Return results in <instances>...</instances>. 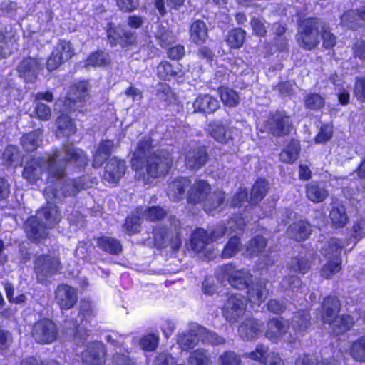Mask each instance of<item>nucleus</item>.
Listing matches in <instances>:
<instances>
[{
	"label": "nucleus",
	"instance_id": "58836bf2",
	"mask_svg": "<svg viewBox=\"0 0 365 365\" xmlns=\"http://www.w3.org/2000/svg\"><path fill=\"white\" fill-rule=\"evenodd\" d=\"M111 58L108 52L97 51L91 53L86 59V67H106L110 66Z\"/></svg>",
	"mask_w": 365,
	"mask_h": 365
},
{
	"label": "nucleus",
	"instance_id": "473e14b6",
	"mask_svg": "<svg viewBox=\"0 0 365 365\" xmlns=\"http://www.w3.org/2000/svg\"><path fill=\"white\" fill-rule=\"evenodd\" d=\"M291 326L296 334H304L310 327V316L305 310H299L294 313Z\"/></svg>",
	"mask_w": 365,
	"mask_h": 365
},
{
	"label": "nucleus",
	"instance_id": "69168bd1",
	"mask_svg": "<svg viewBox=\"0 0 365 365\" xmlns=\"http://www.w3.org/2000/svg\"><path fill=\"white\" fill-rule=\"evenodd\" d=\"M354 95L360 102H365V78L357 77L356 78Z\"/></svg>",
	"mask_w": 365,
	"mask_h": 365
},
{
	"label": "nucleus",
	"instance_id": "c03bdc74",
	"mask_svg": "<svg viewBox=\"0 0 365 365\" xmlns=\"http://www.w3.org/2000/svg\"><path fill=\"white\" fill-rule=\"evenodd\" d=\"M58 128L57 135L70 136L76 133V126L71 118L66 115H61L56 119Z\"/></svg>",
	"mask_w": 365,
	"mask_h": 365
},
{
	"label": "nucleus",
	"instance_id": "4d7b16f0",
	"mask_svg": "<svg viewBox=\"0 0 365 365\" xmlns=\"http://www.w3.org/2000/svg\"><path fill=\"white\" fill-rule=\"evenodd\" d=\"M187 363L188 365H210V357L207 351L197 349L190 353Z\"/></svg>",
	"mask_w": 365,
	"mask_h": 365
},
{
	"label": "nucleus",
	"instance_id": "338daca9",
	"mask_svg": "<svg viewBox=\"0 0 365 365\" xmlns=\"http://www.w3.org/2000/svg\"><path fill=\"white\" fill-rule=\"evenodd\" d=\"M153 365H184L179 364L178 361L168 353H160L154 361Z\"/></svg>",
	"mask_w": 365,
	"mask_h": 365
},
{
	"label": "nucleus",
	"instance_id": "5fc2aeb1",
	"mask_svg": "<svg viewBox=\"0 0 365 365\" xmlns=\"http://www.w3.org/2000/svg\"><path fill=\"white\" fill-rule=\"evenodd\" d=\"M304 101L305 108L312 110H320L325 105L324 98L316 93L306 94Z\"/></svg>",
	"mask_w": 365,
	"mask_h": 365
},
{
	"label": "nucleus",
	"instance_id": "6e6552de",
	"mask_svg": "<svg viewBox=\"0 0 365 365\" xmlns=\"http://www.w3.org/2000/svg\"><path fill=\"white\" fill-rule=\"evenodd\" d=\"M61 269L60 259L55 255H38L34 261V269L36 280L41 284L49 283L53 276L61 272Z\"/></svg>",
	"mask_w": 365,
	"mask_h": 365
},
{
	"label": "nucleus",
	"instance_id": "3c124183",
	"mask_svg": "<svg viewBox=\"0 0 365 365\" xmlns=\"http://www.w3.org/2000/svg\"><path fill=\"white\" fill-rule=\"evenodd\" d=\"M357 14L356 10H349L345 12L341 17V24L350 29L361 27L364 24Z\"/></svg>",
	"mask_w": 365,
	"mask_h": 365
},
{
	"label": "nucleus",
	"instance_id": "2eb2a0df",
	"mask_svg": "<svg viewBox=\"0 0 365 365\" xmlns=\"http://www.w3.org/2000/svg\"><path fill=\"white\" fill-rule=\"evenodd\" d=\"M207 131L210 135L216 141L221 143H227L237 135L239 130L233 127H228L220 120H213L208 124Z\"/></svg>",
	"mask_w": 365,
	"mask_h": 365
},
{
	"label": "nucleus",
	"instance_id": "72a5a7b5",
	"mask_svg": "<svg viewBox=\"0 0 365 365\" xmlns=\"http://www.w3.org/2000/svg\"><path fill=\"white\" fill-rule=\"evenodd\" d=\"M114 147L113 142L108 140L101 141L93 155V166L101 167L110 155Z\"/></svg>",
	"mask_w": 365,
	"mask_h": 365
},
{
	"label": "nucleus",
	"instance_id": "49530a36",
	"mask_svg": "<svg viewBox=\"0 0 365 365\" xmlns=\"http://www.w3.org/2000/svg\"><path fill=\"white\" fill-rule=\"evenodd\" d=\"M269 189L268 182L259 179L256 181L251 190L250 203H257L264 198Z\"/></svg>",
	"mask_w": 365,
	"mask_h": 365
},
{
	"label": "nucleus",
	"instance_id": "7ed1b4c3",
	"mask_svg": "<svg viewBox=\"0 0 365 365\" xmlns=\"http://www.w3.org/2000/svg\"><path fill=\"white\" fill-rule=\"evenodd\" d=\"M187 200L190 203H200L205 200V210L207 213L216 210L225 200V193L216 190L210 193V185L204 180L195 182L187 192Z\"/></svg>",
	"mask_w": 365,
	"mask_h": 365
},
{
	"label": "nucleus",
	"instance_id": "a211bd4d",
	"mask_svg": "<svg viewBox=\"0 0 365 365\" xmlns=\"http://www.w3.org/2000/svg\"><path fill=\"white\" fill-rule=\"evenodd\" d=\"M19 76L26 82H33L41 70V62L35 58H24L17 66Z\"/></svg>",
	"mask_w": 365,
	"mask_h": 365
},
{
	"label": "nucleus",
	"instance_id": "9b49d317",
	"mask_svg": "<svg viewBox=\"0 0 365 365\" xmlns=\"http://www.w3.org/2000/svg\"><path fill=\"white\" fill-rule=\"evenodd\" d=\"M86 188L84 179L79 178L78 179L66 181L62 185L61 190L56 189L52 186H48L45 189V197L46 200H55L61 202L66 196L75 195L81 190Z\"/></svg>",
	"mask_w": 365,
	"mask_h": 365
},
{
	"label": "nucleus",
	"instance_id": "cd10ccee",
	"mask_svg": "<svg viewBox=\"0 0 365 365\" xmlns=\"http://www.w3.org/2000/svg\"><path fill=\"white\" fill-rule=\"evenodd\" d=\"M245 227V223L242 220H239L238 228L236 230H233L234 235L232 236L222 252V257L227 259L235 256L240 250L242 246L240 240L238 237Z\"/></svg>",
	"mask_w": 365,
	"mask_h": 365
},
{
	"label": "nucleus",
	"instance_id": "f257e3e1",
	"mask_svg": "<svg viewBox=\"0 0 365 365\" xmlns=\"http://www.w3.org/2000/svg\"><path fill=\"white\" fill-rule=\"evenodd\" d=\"M87 163L88 157L84 151L72 143H67L61 149L56 150L46 159L33 158L26 165L22 175L29 182L34 183L45 172L48 181L59 182L61 184L66 175L68 165L85 168Z\"/></svg>",
	"mask_w": 365,
	"mask_h": 365
},
{
	"label": "nucleus",
	"instance_id": "603ef678",
	"mask_svg": "<svg viewBox=\"0 0 365 365\" xmlns=\"http://www.w3.org/2000/svg\"><path fill=\"white\" fill-rule=\"evenodd\" d=\"M329 261L323 266L320 270L321 277L325 279H329L334 274L339 272L341 269V259L335 257L334 259H328Z\"/></svg>",
	"mask_w": 365,
	"mask_h": 365
},
{
	"label": "nucleus",
	"instance_id": "0eeeda50",
	"mask_svg": "<svg viewBox=\"0 0 365 365\" xmlns=\"http://www.w3.org/2000/svg\"><path fill=\"white\" fill-rule=\"evenodd\" d=\"M323 26L322 19L319 18L304 19L299 23L296 39L303 49L311 51L319 43V29Z\"/></svg>",
	"mask_w": 365,
	"mask_h": 365
},
{
	"label": "nucleus",
	"instance_id": "c756f323",
	"mask_svg": "<svg viewBox=\"0 0 365 365\" xmlns=\"http://www.w3.org/2000/svg\"><path fill=\"white\" fill-rule=\"evenodd\" d=\"M262 324L257 319H247L239 327L240 336L245 340H252L261 331Z\"/></svg>",
	"mask_w": 365,
	"mask_h": 365
},
{
	"label": "nucleus",
	"instance_id": "f3484780",
	"mask_svg": "<svg viewBox=\"0 0 365 365\" xmlns=\"http://www.w3.org/2000/svg\"><path fill=\"white\" fill-rule=\"evenodd\" d=\"M287 322L282 319L273 318L268 322L266 336L274 342L282 340L292 342L289 335L287 334Z\"/></svg>",
	"mask_w": 365,
	"mask_h": 365
},
{
	"label": "nucleus",
	"instance_id": "f8f14e48",
	"mask_svg": "<svg viewBox=\"0 0 365 365\" xmlns=\"http://www.w3.org/2000/svg\"><path fill=\"white\" fill-rule=\"evenodd\" d=\"M73 55L74 49L71 43L66 40L59 41L47 61V69L48 71L56 69L71 59Z\"/></svg>",
	"mask_w": 365,
	"mask_h": 365
},
{
	"label": "nucleus",
	"instance_id": "aec40b11",
	"mask_svg": "<svg viewBox=\"0 0 365 365\" xmlns=\"http://www.w3.org/2000/svg\"><path fill=\"white\" fill-rule=\"evenodd\" d=\"M48 228L36 217L31 216L26 222L25 230L28 238L34 242H39L48 237Z\"/></svg>",
	"mask_w": 365,
	"mask_h": 365
},
{
	"label": "nucleus",
	"instance_id": "4be33fe9",
	"mask_svg": "<svg viewBox=\"0 0 365 365\" xmlns=\"http://www.w3.org/2000/svg\"><path fill=\"white\" fill-rule=\"evenodd\" d=\"M125 170V161L114 157L105 167L104 179L111 183L117 182L123 176Z\"/></svg>",
	"mask_w": 365,
	"mask_h": 365
},
{
	"label": "nucleus",
	"instance_id": "09e8293b",
	"mask_svg": "<svg viewBox=\"0 0 365 365\" xmlns=\"http://www.w3.org/2000/svg\"><path fill=\"white\" fill-rule=\"evenodd\" d=\"M155 38L162 48L167 47L174 41L173 34L163 25L157 26L155 31Z\"/></svg>",
	"mask_w": 365,
	"mask_h": 365
},
{
	"label": "nucleus",
	"instance_id": "052dcab7",
	"mask_svg": "<svg viewBox=\"0 0 365 365\" xmlns=\"http://www.w3.org/2000/svg\"><path fill=\"white\" fill-rule=\"evenodd\" d=\"M289 266L293 271L304 274L309 270L311 264L307 259L295 257L292 259Z\"/></svg>",
	"mask_w": 365,
	"mask_h": 365
},
{
	"label": "nucleus",
	"instance_id": "412c9836",
	"mask_svg": "<svg viewBox=\"0 0 365 365\" xmlns=\"http://www.w3.org/2000/svg\"><path fill=\"white\" fill-rule=\"evenodd\" d=\"M89 86L86 81L78 82L72 86L68 93V101L73 103V110L82 106V103L88 98Z\"/></svg>",
	"mask_w": 365,
	"mask_h": 365
},
{
	"label": "nucleus",
	"instance_id": "f704fd0d",
	"mask_svg": "<svg viewBox=\"0 0 365 365\" xmlns=\"http://www.w3.org/2000/svg\"><path fill=\"white\" fill-rule=\"evenodd\" d=\"M207 27L206 24L202 20H195L190 26V40L195 44L204 43L207 37Z\"/></svg>",
	"mask_w": 365,
	"mask_h": 365
},
{
	"label": "nucleus",
	"instance_id": "4468645a",
	"mask_svg": "<svg viewBox=\"0 0 365 365\" xmlns=\"http://www.w3.org/2000/svg\"><path fill=\"white\" fill-rule=\"evenodd\" d=\"M55 200H47V205L40 209L34 217L44 225L48 229L54 227L61 220V215Z\"/></svg>",
	"mask_w": 365,
	"mask_h": 365
},
{
	"label": "nucleus",
	"instance_id": "423d86ee",
	"mask_svg": "<svg viewBox=\"0 0 365 365\" xmlns=\"http://www.w3.org/2000/svg\"><path fill=\"white\" fill-rule=\"evenodd\" d=\"M200 341L212 345L225 343L223 338L195 324H191L187 331L178 336V344L182 350L193 349Z\"/></svg>",
	"mask_w": 365,
	"mask_h": 365
},
{
	"label": "nucleus",
	"instance_id": "0e129e2a",
	"mask_svg": "<svg viewBox=\"0 0 365 365\" xmlns=\"http://www.w3.org/2000/svg\"><path fill=\"white\" fill-rule=\"evenodd\" d=\"M296 365H338L335 362H332L331 360L324 359L321 361H317V360L312 356L304 355L299 356L296 361Z\"/></svg>",
	"mask_w": 365,
	"mask_h": 365
},
{
	"label": "nucleus",
	"instance_id": "b1692460",
	"mask_svg": "<svg viewBox=\"0 0 365 365\" xmlns=\"http://www.w3.org/2000/svg\"><path fill=\"white\" fill-rule=\"evenodd\" d=\"M230 265H226L223 267L225 272L229 275L228 281L230 284L237 289H247L249 284L252 282L251 274L245 270H236L230 274Z\"/></svg>",
	"mask_w": 365,
	"mask_h": 365
},
{
	"label": "nucleus",
	"instance_id": "f03ea898",
	"mask_svg": "<svg viewBox=\"0 0 365 365\" xmlns=\"http://www.w3.org/2000/svg\"><path fill=\"white\" fill-rule=\"evenodd\" d=\"M152 139L142 138L132 158V168L135 171V178L145 184L165 175L172 164L170 154L163 150L152 152Z\"/></svg>",
	"mask_w": 365,
	"mask_h": 365
},
{
	"label": "nucleus",
	"instance_id": "680f3d73",
	"mask_svg": "<svg viewBox=\"0 0 365 365\" xmlns=\"http://www.w3.org/2000/svg\"><path fill=\"white\" fill-rule=\"evenodd\" d=\"M165 215V212L159 207H151L146 210L143 209V217L150 221H159Z\"/></svg>",
	"mask_w": 365,
	"mask_h": 365
},
{
	"label": "nucleus",
	"instance_id": "20e7f679",
	"mask_svg": "<svg viewBox=\"0 0 365 365\" xmlns=\"http://www.w3.org/2000/svg\"><path fill=\"white\" fill-rule=\"evenodd\" d=\"M340 304L338 298H324L322 302V320L328 324L333 333L342 334L354 324V319L349 315L337 316Z\"/></svg>",
	"mask_w": 365,
	"mask_h": 365
},
{
	"label": "nucleus",
	"instance_id": "a19ab883",
	"mask_svg": "<svg viewBox=\"0 0 365 365\" xmlns=\"http://www.w3.org/2000/svg\"><path fill=\"white\" fill-rule=\"evenodd\" d=\"M143 218V208L138 207L133 214L127 217L123 225L124 230L129 235L140 232V224Z\"/></svg>",
	"mask_w": 365,
	"mask_h": 365
},
{
	"label": "nucleus",
	"instance_id": "de8ad7c7",
	"mask_svg": "<svg viewBox=\"0 0 365 365\" xmlns=\"http://www.w3.org/2000/svg\"><path fill=\"white\" fill-rule=\"evenodd\" d=\"M219 93L222 102L228 107H235L240 103V97L237 93L227 87H220Z\"/></svg>",
	"mask_w": 365,
	"mask_h": 365
},
{
	"label": "nucleus",
	"instance_id": "c85d7f7f",
	"mask_svg": "<svg viewBox=\"0 0 365 365\" xmlns=\"http://www.w3.org/2000/svg\"><path fill=\"white\" fill-rule=\"evenodd\" d=\"M307 197L314 203L324 201L329 195V192L322 182H311L306 185Z\"/></svg>",
	"mask_w": 365,
	"mask_h": 365
},
{
	"label": "nucleus",
	"instance_id": "1a4fd4ad",
	"mask_svg": "<svg viewBox=\"0 0 365 365\" xmlns=\"http://www.w3.org/2000/svg\"><path fill=\"white\" fill-rule=\"evenodd\" d=\"M262 298H228L223 309L222 314L225 318L230 322H235L239 317L242 316L246 309L245 302L250 301L251 308L257 311Z\"/></svg>",
	"mask_w": 365,
	"mask_h": 365
},
{
	"label": "nucleus",
	"instance_id": "bf43d9fd",
	"mask_svg": "<svg viewBox=\"0 0 365 365\" xmlns=\"http://www.w3.org/2000/svg\"><path fill=\"white\" fill-rule=\"evenodd\" d=\"M159 342V336L157 334H148L143 336L140 341L141 349L145 351H154Z\"/></svg>",
	"mask_w": 365,
	"mask_h": 365
},
{
	"label": "nucleus",
	"instance_id": "e2e57ef3",
	"mask_svg": "<svg viewBox=\"0 0 365 365\" xmlns=\"http://www.w3.org/2000/svg\"><path fill=\"white\" fill-rule=\"evenodd\" d=\"M219 365H240L241 359L233 351H228L223 353L219 358Z\"/></svg>",
	"mask_w": 365,
	"mask_h": 365
},
{
	"label": "nucleus",
	"instance_id": "6e6d98bb",
	"mask_svg": "<svg viewBox=\"0 0 365 365\" xmlns=\"http://www.w3.org/2000/svg\"><path fill=\"white\" fill-rule=\"evenodd\" d=\"M349 353L354 359L359 361H365V336L353 342L349 346Z\"/></svg>",
	"mask_w": 365,
	"mask_h": 365
},
{
	"label": "nucleus",
	"instance_id": "a878e982",
	"mask_svg": "<svg viewBox=\"0 0 365 365\" xmlns=\"http://www.w3.org/2000/svg\"><path fill=\"white\" fill-rule=\"evenodd\" d=\"M351 241V239L342 240L337 238H331L324 242V245L321 247V252L327 259H332L335 257H340L342 249L346 247Z\"/></svg>",
	"mask_w": 365,
	"mask_h": 365
},
{
	"label": "nucleus",
	"instance_id": "dca6fc26",
	"mask_svg": "<svg viewBox=\"0 0 365 365\" xmlns=\"http://www.w3.org/2000/svg\"><path fill=\"white\" fill-rule=\"evenodd\" d=\"M245 356L264 365H284V362L278 354L269 352L268 348L261 344L257 345L255 351L245 354Z\"/></svg>",
	"mask_w": 365,
	"mask_h": 365
},
{
	"label": "nucleus",
	"instance_id": "a18cd8bd",
	"mask_svg": "<svg viewBox=\"0 0 365 365\" xmlns=\"http://www.w3.org/2000/svg\"><path fill=\"white\" fill-rule=\"evenodd\" d=\"M41 142V133L40 131H34L24 135L21 139V143L27 152L34 151Z\"/></svg>",
	"mask_w": 365,
	"mask_h": 365
},
{
	"label": "nucleus",
	"instance_id": "e433bc0d",
	"mask_svg": "<svg viewBox=\"0 0 365 365\" xmlns=\"http://www.w3.org/2000/svg\"><path fill=\"white\" fill-rule=\"evenodd\" d=\"M332 225L337 228L343 227L348 222L345 207L340 203H334L329 213Z\"/></svg>",
	"mask_w": 365,
	"mask_h": 365
},
{
	"label": "nucleus",
	"instance_id": "393cba45",
	"mask_svg": "<svg viewBox=\"0 0 365 365\" xmlns=\"http://www.w3.org/2000/svg\"><path fill=\"white\" fill-rule=\"evenodd\" d=\"M194 111L211 114L220 108L219 101L210 95H200L192 104Z\"/></svg>",
	"mask_w": 365,
	"mask_h": 365
},
{
	"label": "nucleus",
	"instance_id": "c9c22d12",
	"mask_svg": "<svg viewBox=\"0 0 365 365\" xmlns=\"http://www.w3.org/2000/svg\"><path fill=\"white\" fill-rule=\"evenodd\" d=\"M310 225L304 221H298L291 225L287 230L289 236L294 240H304L310 234Z\"/></svg>",
	"mask_w": 365,
	"mask_h": 365
},
{
	"label": "nucleus",
	"instance_id": "bb28decb",
	"mask_svg": "<svg viewBox=\"0 0 365 365\" xmlns=\"http://www.w3.org/2000/svg\"><path fill=\"white\" fill-rule=\"evenodd\" d=\"M190 185V180L186 178H177L169 182L167 195L173 201H180L184 198L185 190Z\"/></svg>",
	"mask_w": 365,
	"mask_h": 365
},
{
	"label": "nucleus",
	"instance_id": "7c9ffc66",
	"mask_svg": "<svg viewBox=\"0 0 365 365\" xmlns=\"http://www.w3.org/2000/svg\"><path fill=\"white\" fill-rule=\"evenodd\" d=\"M211 242L209 234L202 228L197 229L192 233L190 239L191 247L197 253L205 252L207 246Z\"/></svg>",
	"mask_w": 365,
	"mask_h": 365
},
{
	"label": "nucleus",
	"instance_id": "8fccbe9b",
	"mask_svg": "<svg viewBox=\"0 0 365 365\" xmlns=\"http://www.w3.org/2000/svg\"><path fill=\"white\" fill-rule=\"evenodd\" d=\"M246 33L242 29H234L229 31L226 41L232 48H240L245 41Z\"/></svg>",
	"mask_w": 365,
	"mask_h": 365
},
{
	"label": "nucleus",
	"instance_id": "37998d69",
	"mask_svg": "<svg viewBox=\"0 0 365 365\" xmlns=\"http://www.w3.org/2000/svg\"><path fill=\"white\" fill-rule=\"evenodd\" d=\"M300 151V145L297 140H292L287 146L280 153L279 160L286 163H292L298 158Z\"/></svg>",
	"mask_w": 365,
	"mask_h": 365
},
{
	"label": "nucleus",
	"instance_id": "9d476101",
	"mask_svg": "<svg viewBox=\"0 0 365 365\" xmlns=\"http://www.w3.org/2000/svg\"><path fill=\"white\" fill-rule=\"evenodd\" d=\"M292 128L290 118L283 112L271 113L263 122L262 130L274 136H285L289 134Z\"/></svg>",
	"mask_w": 365,
	"mask_h": 365
},
{
	"label": "nucleus",
	"instance_id": "79ce46f5",
	"mask_svg": "<svg viewBox=\"0 0 365 365\" xmlns=\"http://www.w3.org/2000/svg\"><path fill=\"white\" fill-rule=\"evenodd\" d=\"M267 245V240L262 235H257L250 240L245 247L246 255L250 257L262 253Z\"/></svg>",
	"mask_w": 365,
	"mask_h": 365
},
{
	"label": "nucleus",
	"instance_id": "5701e85b",
	"mask_svg": "<svg viewBox=\"0 0 365 365\" xmlns=\"http://www.w3.org/2000/svg\"><path fill=\"white\" fill-rule=\"evenodd\" d=\"M208 160V154L204 147L190 149L185 155V165L190 169L198 170L204 166Z\"/></svg>",
	"mask_w": 365,
	"mask_h": 365
},
{
	"label": "nucleus",
	"instance_id": "ea45409f",
	"mask_svg": "<svg viewBox=\"0 0 365 365\" xmlns=\"http://www.w3.org/2000/svg\"><path fill=\"white\" fill-rule=\"evenodd\" d=\"M185 0H153L154 6L158 14L163 17L168 11L173 9L179 10L185 3Z\"/></svg>",
	"mask_w": 365,
	"mask_h": 365
},
{
	"label": "nucleus",
	"instance_id": "13d9d810",
	"mask_svg": "<svg viewBox=\"0 0 365 365\" xmlns=\"http://www.w3.org/2000/svg\"><path fill=\"white\" fill-rule=\"evenodd\" d=\"M323 26H320L319 34L323 41V46L325 48H333L336 43V36L330 31L329 26L322 20Z\"/></svg>",
	"mask_w": 365,
	"mask_h": 365
},
{
	"label": "nucleus",
	"instance_id": "4c0bfd02",
	"mask_svg": "<svg viewBox=\"0 0 365 365\" xmlns=\"http://www.w3.org/2000/svg\"><path fill=\"white\" fill-rule=\"evenodd\" d=\"M97 246L103 251L110 255H119L122 245L119 240L110 237L103 236L97 240Z\"/></svg>",
	"mask_w": 365,
	"mask_h": 365
},
{
	"label": "nucleus",
	"instance_id": "2f4dec72",
	"mask_svg": "<svg viewBox=\"0 0 365 365\" xmlns=\"http://www.w3.org/2000/svg\"><path fill=\"white\" fill-rule=\"evenodd\" d=\"M157 75L162 80L170 81L174 78L181 77L182 70L179 64H172L164 61L157 66Z\"/></svg>",
	"mask_w": 365,
	"mask_h": 365
},
{
	"label": "nucleus",
	"instance_id": "39448f33",
	"mask_svg": "<svg viewBox=\"0 0 365 365\" xmlns=\"http://www.w3.org/2000/svg\"><path fill=\"white\" fill-rule=\"evenodd\" d=\"M182 224L174 215L168 217L167 223L164 226H158L153 230L155 245L164 247L168 242L173 250H178L182 245Z\"/></svg>",
	"mask_w": 365,
	"mask_h": 365
},
{
	"label": "nucleus",
	"instance_id": "774afa93",
	"mask_svg": "<svg viewBox=\"0 0 365 365\" xmlns=\"http://www.w3.org/2000/svg\"><path fill=\"white\" fill-rule=\"evenodd\" d=\"M353 56L359 58L361 61H365V40L359 39L356 41L352 46Z\"/></svg>",
	"mask_w": 365,
	"mask_h": 365
},
{
	"label": "nucleus",
	"instance_id": "864d4df0",
	"mask_svg": "<svg viewBox=\"0 0 365 365\" xmlns=\"http://www.w3.org/2000/svg\"><path fill=\"white\" fill-rule=\"evenodd\" d=\"M239 221L237 222L234 220H230L227 226L225 227L224 225H218L211 232L210 235L212 242L217 241L221 239L226 232L229 230V235H232L233 233V230H236V228H238Z\"/></svg>",
	"mask_w": 365,
	"mask_h": 365
},
{
	"label": "nucleus",
	"instance_id": "ddd939ff",
	"mask_svg": "<svg viewBox=\"0 0 365 365\" xmlns=\"http://www.w3.org/2000/svg\"><path fill=\"white\" fill-rule=\"evenodd\" d=\"M32 334L36 342L50 344L56 339L58 331L52 321L42 319L34 325Z\"/></svg>",
	"mask_w": 365,
	"mask_h": 365
},
{
	"label": "nucleus",
	"instance_id": "6ab92c4d",
	"mask_svg": "<svg viewBox=\"0 0 365 365\" xmlns=\"http://www.w3.org/2000/svg\"><path fill=\"white\" fill-rule=\"evenodd\" d=\"M105 347L98 341L89 344L82 353L81 359L86 365H103L105 362Z\"/></svg>",
	"mask_w": 365,
	"mask_h": 365
}]
</instances>
